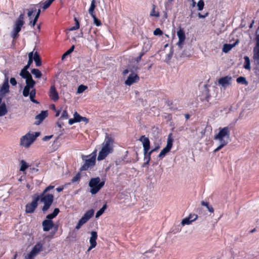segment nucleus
I'll list each match as a JSON object with an SVG mask.
<instances>
[{"instance_id":"obj_1","label":"nucleus","mask_w":259,"mask_h":259,"mask_svg":"<svg viewBox=\"0 0 259 259\" xmlns=\"http://www.w3.org/2000/svg\"><path fill=\"white\" fill-rule=\"evenodd\" d=\"M54 186L50 185L46 187L40 195H35L33 197L31 203H27L25 206V212L28 213H33L38 206V201L40 200L44 203L42 208L43 212L47 211L51 206L54 200V195L47 192L54 188Z\"/></svg>"},{"instance_id":"obj_2","label":"nucleus","mask_w":259,"mask_h":259,"mask_svg":"<svg viewBox=\"0 0 259 259\" xmlns=\"http://www.w3.org/2000/svg\"><path fill=\"white\" fill-rule=\"evenodd\" d=\"M230 136V130L228 126H225L223 128L220 127L219 128V132L214 135V139L219 141L220 145L213 150V152L215 153L219 151L228 144Z\"/></svg>"},{"instance_id":"obj_3","label":"nucleus","mask_w":259,"mask_h":259,"mask_svg":"<svg viewBox=\"0 0 259 259\" xmlns=\"http://www.w3.org/2000/svg\"><path fill=\"white\" fill-rule=\"evenodd\" d=\"M20 75L22 78L26 79V85L23 91V95L25 97H28L29 94L30 90L33 88L36 82L33 79L32 75L28 70L22 69L20 73Z\"/></svg>"},{"instance_id":"obj_4","label":"nucleus","mask_w":259,"mask_h":259,"mask_svg":"<svg viewBox=\"0 0 259 259\" xmlns=\"http://www.w3.org/2000/svg\"><path fill=\"white\" fill-rule=\"evenodd\" d=\"M82 158L84 160V163L80 167V171H85L93 168L96 164V152L93 153L91 155L82 156Z\"/></svg>"},{"instance_id":"obj_5","label":"nucleus","mask_w":259,"mask_h":259,"mask_svg":"<svg viewBox=\"0 0 259 259\" xmlns=\"http://www.w3.org/2000/svg\"><path fill=\"white\" fill-rule=\"evenodd\" d=\"M39 135V132L28 133L21 138L20 145L25 148H29Z\"/></svg>"},{"instance_id":"obj_6","label":"nucleus","mask_w":259,"mask_h":259,"mask_svg":"<svg viewBox=\"0 0 259 259\" xmlns=\"http://www.w3.org/2000/svg\"><path fill=\"white\" fill-rule=\"evenodd\" d=\"M104 185L105 181H101L99 177L91 178L89 183L91 193L93 195L97 194Z\"/></svg>"},{"instance_id":"obj_7","label":"nucleus","mask_w":259,"mask_h":259,"mask_svg":"<svg viewBox=\"0 0 259 259\" xmlns=\"http://www.w3.org/2000/svg\"><path fill=\"white\" fill-rule=\"evenodd\" d=\"M94 210L93 209H91L86 211L81 218L78 221L75 227V229H79L83 224L86 223L94 215Z\"/></svg>"},{"instance_id":"obj_8","label":"nucleus","mask_w":259,"mask_h":259,"mask_svg":"<svg viewBox=\"0 0 259 259\" xmlns=\"http://www.w3.org/2000/svg\"><path fill=\"white\" fill-rule=\"evenodd\" d=\"M139 141L142 142L143 144L144 155L151 157L153 152H152V150L149 151L150 148V142L149 138L146 137L145 136H142L140 138Z\"/></svg>"},{"instance_id":"obj_9","label":"nucleus","mask_w":259,"mask_h":259,"mask_svg":"<svg viewBox=\"0 0 259 259\" xmlns=\"http://www.w3.org/2000/svg\"><path fill=\"white\" fill-rule=\"evenodd\" d=\"M139 80L140 77L139 75L134 72V71H131V73L125 81L124 83L127 85L130 86L135 83L139 82Z\"/></svg>"},{"instance_id":"obj_10","label":"nucleus","mask_w":259,"mask_h":259,"mask_svg":"<svg viewBox=\"0 0 259 259\" xmlns=\"http://www.w3.org/2000/svg\"><path fill=\"white\" fill-rule=\"evenodd\" d=\"M177 36L179 38V41L177 45L180 49H182L186 39V35L183 28L179 27V30L177 31Z\"/></svg>"},{"instance_id":"obj_11","label":"nucleus","mask_w":259,"mask_h":259,"mask_svg":"<svg viewBox=\"0 0 259 259\" xmlns=\"http://www.w3.org/2000/svg\"><path fill=\"white\" fill-rule=\"evenodd\" d=\"M114 143V139L111 136L107 135L106 136L105 141L103 143V147L112 150L113 151V145Z\"/></svg>"},{"instance_id":"obj_12","label":"nucleus","mask_w":259,"mask_h":259,"mask_svg":"<svg viewBox=\"0 0 259 259\" xmlns=\"http://www.w3.org/2000/svg\"><path fill=\"white\" fill-rule=\"evenodd\" d=\"M49 95L51 100L54 102L58 100L59 98V94L56 90L55 85H52L51 86L49 92Z\"/></svg>"},{"instance_id":"obj_13","label":"nucleus","mask_w":259,"mask_h":259,"mask_svg":"<svg viewBox=\"0 0 259 259\" xmlns=\"http://www.w3.org/2000/svg\"><path fill=\"white\" fill-rule=\"evenodd\" d=\"M112 152V150H110V149L105 148L102 146L101 150L99 153L97 158L98 160L100 161L104 159L109 154Z\"/></svg>"},{"instance_id":"obj_14","label":"nucleus","mask_w":259,"mask_h":259,"mask_svg":"<svg viewBox=\"0 0 259 259\" xmlns=\"http://www.w3.org/2000/svg\"><path fill=\"white\" fill-rule=\"evenodd\" d=\"M98 238L97 232L96 231H92L91 232V237L90 238V249H92L95 248L97 245L96 240Z\"/></svg>"},{"instance_id":"obj_15","label":"nucleus","mask_w":259,"mask_h":259,"mask_svg":"<svg viewBox=\"0 0 259 259\" xmlns=\"http://www.w3.org/2000/svg\"><path fill=\"white\" fill-rule=\"evenodd\" d=\"M54 225V224L52 220H45L42 223L43 230L45 232L49 231L52 229Z\"/></svg>"},{"instance_id":"obj_16","label":"nucleus","mask_w":259,"mask_h":259,"mask_svg":"<svg viewBox=\"0 0 259 259\" xmlns=\"http://www.w3.org/2000/svg\"><path fill=\"white\" fill-rule=\"evenodd\" d=\"M198 218L197 214H190L188 217L184 219L182 221V224L183 225H189L192 222L196 220Z\"/></svg>"},{"instance_id":"obj_17","label":"nucleus","mask_w":259,"mask_h":259,"mask_svg":"<svg viewBox=\"0 0 259 259\" xmlns=\"http://www.w3.org/2000/svg\"><path fill=\"white\" fill-rule=\"evenodd\" d=\"M48 116L47 111H42L40 113L37 115L35 116V119L37 120L35 122V124L38 125L39 124Z\"/></svg>"},{"instance_id":"obj_18","label":"nucleus","mask_w":259,"mask_h":259,"mask_svg":"<svg viewBox=\"0 0 259 259\" xmlns=\"http://www.w3.org/2000/svg\"><path fill=\"white\" fill-rule=\"evenodd\" d=\"M252 58L254 64V67L253 68L254 73L259 76V58L254 55H253Z\"/></svg>"},{"instance_id":"obj_19","label":"nucleus","mask_w":259,"mask_h":259,"mask_svg":"<svg viewBox=\"0 0 259 259\" xmlns=\"http://www.w3.org/2000/svg\"><path fill=\"white\" fill-rule=\"evenodd\" d=\"M43 250V245L40 242H37L32 248L31 252L35 256Z\"/></svg>"},{"instance_id":"obj_20","label":"nucleus","mask_w":259,"mask_h":259,"mask_svg":"<svg viewBox=\"0 0 259 259\" xmlns=\"http://www.w3.org/2000/svg\"><path fill=\"white\" fill-rule=\"evenodd\" d=\"M232 77L231 76H226L225 77L220 78L218 81V82L223 87H225L226 85H229L231 83L230 81Z\"/></svg>"},{"instance_id":"obj_21","label":"nucleus","mask_w":259,"mask_h":259,"mask_svg":"<svg viewBox=\"0 0 259 259\" xmlns=\"http://www.w3.org/2000/svg\"><path fill=\"white\" fill-rule=\"evenodd\" d=\"M1 92L3 94H6L9 92V84L8 77H6V79L2 85L1 89Z\"/></svg>"},{"instance_id":"obj_22","label":"nucleus","mask_w":259,"mask_h":259,"mask_svg":"<svg viewBox=\"0 0 259 259\" xmlns=\"http://www.w3.org/2000/svg\"><path fill=\"white\" fill-rule=\"evenodd\" d=\"M2 98L0 97V117L5 115L8 113L6 104L5 102L2 103Z\"/></svg>"},{"instance_id":"obj_23","label":"nucleus","mask_w":259,"mask_h":259,"mask_svg":"<svg viewBox=\"0 0 259 259\" xmlns=\"http://www.w3.org/2000/svg\"><path fill=\"white\" fill-rule=\"evenodd\" d=\"M256 42L253 49V55L259 58V34L256 35Z\"/></svg>"},{"instance_id":"obj_24","label":"nucleus","mask_w":259,"mask_h":259,"mask_svg":"<svg viewBox=\"0 0 259 259\" xmlns=\"http://www.w3.org/2000/svg\"><path fill=\"white\" fill-rule=\"evenodd\" d=\"M33 58L36 66L41 65V60L38 52H36L34 53V56L33 55Z\"/></svg>"},{"instance_id":"obj_25","label":"nucleus","mask_w":259,"mask_h":259,"mask_svg":"<svg viewBox=\"0 0 259 259\" xmlns=\"http://www.w3.org/2000/svg\"><path fill=\"white\" fill-rule=\"evenodd\" d=\"M244 62L243 64V67L246 70H250V61L249 57L245 56L244 57Z\"/></svg>"},{"instance_id":"obj_26","label":"nucleus","mask_w":259,"mask_h":259,"mask_svg":"<svg viewBox=\"0 0 259 259\" xmlns=\"http://www.w3.org/2000/svg\"><path fill=\"white\" fill-rule=\"evenodd\" d=\"M31 90L30 91V90L29 91V98H30V100L31 102H32L33 103H38V102L34 99V98L35 97V95H36V90L35 89L32 88V89H31Z\"/></svg>"},{"instance_id":"obj_27","label":"nucleus","mask_w":259,"mask_h":259,"mask_svg":"<svg viewBox=\"0 0 259 259\" xmlns=\"http://www.w3.org/2000/svg\"><path fill=\"white\" fill-rule=\"evenodd\" d=\"M60 210L58 208H56L54 209L53 212L50 214H49L47 215L46 218L48 220H52V219L55 218L59 213Z\"/></svg>"},{"instance_id":"obj_28","label":"nucleus","mask_w":259,"mask_h":259,"mask_svg":"<svg viewBox=\"0 0 259 259\" xmlns=\"http://www.w3.org/2000/svg\"><path fill=\"white\" fill-rule=\"evenodd\" d=\"M174 140L172 138V134L170 133L169 134L167 141V144L166 146V148L170 150L172 146Z\"/></svg>"},{"instance_id":"obj_29","label":"nucleus","mask_w":259,"mask_h":259,"mask_svg":"<svg viewBox=\"0 0 259 259\" xmlns=\"http://www.w3.org/2000/svg\"><path fill=\"white\" fill-rule=\"evenodd\" d=\"M236 44V42L234 44H224L223 48V52L224 53H228L229 52Z\"/></svg>"},{"instance_id":"obj_30","label":"nucleus","mask_w":259,"mask_h":259,"mask_svg":"<svg viewBox=\"0 0 259 259\" xmlns=\"http://www.w3.org/2000/svg\"><path fill=\"white\" fill-rule=\"evenodd\" d=\"M95 3V0L92 1L91 6L89 10V13L91 16L95 14L94 12V10L96 7Z\"/></svg>"},{"instance_id":"obj_31","label":"nucleus","mask_w":259,"mask_h":259,"mask_svg":"<svg viewBox=\"0 0 259 259\" xmlns=\"http://www.w3.org/2000/svg\"><path fill=\"white\" fill-rule=\"evenodd\" d=\"M31 73L33 75H34L35 78H39L41 77L42 73L38 69H32L31 70Z\"/></svg>"},{"instance_id":"obj_32","label":"nucleus","mask_w":259,"mask_h":259,"mask_svg":"<svg viewBox=\"0 0 259 259\" xmlns=\"http://www.w3.org/2000/svg\"><path fill=\"white\" fill-rule=\"evenodd\" d=\"M107 204H106V203H105V204L103 205L102 207L96 212V218H99L104 212L105 210L107 208Z\"/></svg>"},{"instance_id":"obj_33","label":"nucleus","mask_w":259,"mask_h":259,"mask_svg":"<svg viewBox=\"0 0 259 259\" xmlns=\"http://www.w3.org/2000/svg\"><path fill=\"white\" fill-rule=\"evenodd\" d=\"M201 204L202 205L205 206L210 212L212 213L214 212L213 208L212 206L209 205L208 202L202 201H201Z\"/></svg>"},{"instance_id":"obj_34","label":"nucleus","mask_w":259,"mask_h":259,"mask_svg":"<svg viewBox=\"0 0 259 259\" xmlns=\"http://www.w3.org/2000/svg\"><path fill=\"white\" fill-rule=\"evenodd\" d=\"M74 20L75 22V25L69 29L70 31L76 30L79 28L80 24L78 20L76 17H74Z\"/></svg>"},{"instance_id":"obj_35","label":"nucleus","mask_w":259,"mask_h":259,"mask_svg":"<svg viewBox=\"0 0 259 259\" xmlns=\"http://www.w3.org/2000/svg\"><path fill=\"white\" fill-rule=\"evenodd\" d=\"M23 25V24H21L20 23H17V22H15L13 30L16 31V32H19L21 31V28Z\"/></svg>"},{"instance_id":"obj_36","label":"nucleus","mask_w":259,"mask_h":259,"mask_svg":"<svg viewBox=\"0 0 259 259\" xmlns=\"http://www.w3.org/2000/svg\"><path fill=\"white\" fill-rule=\"evenodd\" d=\"M21 163V167L20 168V170L22 171H25L27 168H28L29 165L24 160H22L20 162Z\"/></svg>"},{"instance_id":"obj_37","label":"nucleus","mask_w":259,"mask_h":259,"mask_svg":"<svg viewBox=\"0 0 259 259\" xmlns=\"http://www.w3.org/2000/svg\"><path fill=\"white\" fill-rule=\"evenodd\" d=\"M156 6L154 5H152V9L150 12V15L151 16H154L156 17H159V13L158 12H156L155 11Z\"/></svg>"},{"instance_id":"obj_38","label":"nucleus","mask_w":259,"mask_h":259,"mask_svg":"<svg viewBox=\"0 0 259 259\" xmlns=\"http://www.w3.org/2000/svg\"><path fill=\"white\" fill-rule=\"evenodd\" d=\"M74 46L72 45L71 48L68 50L62 56V59H64L67 56L69 55L70 54H71L74 49Z\"/></svg>"},{"instance_id":"obj_39","label":"nucleus","mask_w":259,"mask_h":259,"mask_svg":"<svg viewBox=\"0 0 259 259\" xmlns=\"http://www.w3.org/2000/svg\"><path fill=\"white\" fill-rule=\"evenodd\" d=\"M236 81L238 83H242L243 84H247L248 83L245 77L243 76H240L238 77L236 79Z\"/></svg>"},{"instance_id":"obj_40","label":"nucleus","mask_w":259,"mask_h":259,"mask_svg":"<svg viewBox=\"0 0 259 259\" xmlns=\"http://www.w3.org/2000/svg\"><path fill=\"white\" fill-rule=\"evenodd\" d=\"M92 17L93 18L94 20V23L97 26H100L102 25L101 21L98 19L97 17L96 16V15H91Z\"/></svg>"},{"instance_id":"obj_41","label":"nucleus","mask_w":259,"mask_h":259,"mask_svg":"<svg viewBox=\"0 0 259 259\" xmlns=\"http://www.w3.org/2000/svg\"><path fill=\"white\" fill-rule=\"evenodd\" d=\"M170 150L169 149H168L167 148H166V147L164 148L160 152V153H159V155H158V157L159 158H163V157L165 156V155H166V153H167L168 152H169Z\"/></svg>"},{"instance_id":"obj_42","label":"nucleus","mask_w":259,"mask_h":259,"mask_svg":"<svg viewBox=\"0 0 259 259\" xmlns=\"http://www.w3.org/2000/svg\"><path fill=\"white\" fill-rule=\"evenodd\" d=\"M81 178V175L80 172H78L74 177H73L71 180L72 183H75L77 181H79Z\"/></svg>"},{"instance_id":"obj_43","label":"nucleus","mask_w":259,"mask_h":259,"mask_svg":"<svg viewBox=\"0 0 259 259\" xmlns=\"http://www.w3.org/2000/svg\"><path fill=\"white\" fill-rule=\"evenodd\" d=\"M82 116H80L77 112H75L74 114V119L76 122H79L81 121Z\"/></svg>"},{"instance_id":"obj_44","label":"nucleus","mask_w":259,"mask_h":259,"mask_svg":"<svg viewBox=\"0 0 259 259\" xmlns=\"http://www.w3.org/2000/svg\"><path fill=\"white\" fill-rule=\"evenodd\" d=\"M88 88V87L85 85H80L78 87V89H77V93H82V92H83L87 89Z\"/></svg>"},{"instance_id":"obj_45","label":"nucleus","mask_w":259,"mask_h":259,"mask_svg":"<svg viewBox=\"0 0 259 259\" xmlns=\"http://www.w3.org/2000/svg\"><path fill=\"white\" fill-rule=\"evenodd\" d=\"M204 6V2L202 0H200L197 3L198 10L201 11L203 10Z\"/></svg>"},{"instance_id":"obj_46","label":"nucleus","mask_w":259,"mask_h":259,"mask_svg":"<svg viewBox=\"0 0 259 259\" xmlns=\"http://www.w3.org/2000/svg\"><path fill=\"white\" fill-rule=\"evenodd\" d=\"M33 52H31L28 54L29 59H28L27 64L29 65L30 66L32 63L33 60H34L33 58Z\"/></svg>"},{"instance_id":"obj_47","label":"nucleus","mask_w":259,"mask_h":259,"mask_svg":"<svg viewBox=\"0 0 259 259\" xmlns=\"http://www.w3.org/2000/svg\"><path fill=\"white\" fill-rule=\"evenodd\" d=\"M24 17V14H22V13L21 14L19 15L18 19L16 21V22L19 23H20L21 24H24V21L23 20Z\"/></svg>"},{"instance_id":"obj_48","label":"nucleus","mask_w":259,"mask_h":259,"mask_svg":"<svg viewBox=\"0 0 259 259\" xmlns=\"http://www.w3.org/2000/svg\"><path fill=\"white\" fill-rule=\"evenodd\" d=\"M162 33V31L159 28H156L153 32V34L155 35H161Z\"/></svg>"},{"instance_id":"obj_49","label":"nucleus","mask_w":259,"mask_h":259,"mask_svg":"<svg viewBox=\"0 0 259 259\" xmlns=\"http://www.w3.org/2000/svg\"><path fill=\"white\" fill-rule=\"evenodd\" d=\"M60 118H63V119H67L68 118V112L66 110H64L62 112V115H61Z\"/></svg>"},{"instance_id":"obj_50","label":"nucleus","mask_w":259,"mask_h":259,"mask_svg":"<svg viewBox=\"0 0 259 259\" xmlns=\"http://www.w3.org/2000/svg\"><path fill=\"white\" fill-rule=\"evenodd\" d=\"M144 54H145V53H144V52H141L140 53V54H139V56H138V57H137L135 59V61H136L137 63L141 61V60L142 59V57L144 55Z\"/></svg>"},{"instance_id":"obj_51","label":"nucleus","mask_w":259,"mask_h":259,"mask_svg":"<svg viewBox=\"0 0 259 259\" xmlns=\"http://www.w3.org/2000/svg\"><path fill=\"white\" fill-rule=\"evenodd\" d=\"M36 11V9L35 8H33L28 10L27 15L28 17H30L32 14Z\"/></svg>"},{"instance_id":"obj_52","label":"nucleus","mask_w":259,"mask_h":259,"mask_svg":"<svg viewBox=\"0 0 259 259\" xmlns=\"http://www.w3.org/2000/svg\"><path fill=\"white\" fill-rule=\"evenodd\" d=\"M35 255L30 251L26 256L25 259H33Z\"/></svg>"},{"instance_id":"obj_53","label":"nucleus","mask_w":259,"mask_h":259,"mask_svg":"<svg viewBox=\"0 0 259 259\" xmlns=\"http://www.w3.org/2000/svg\"><path fill=\"white\" fill-rule=\"evenodd\" d=\"M10 83L13 86L16 85L17 83L16 79L14 77H11L10 78Z\"/></svg>"},{"instance_id":"obj_54","label":"nucleus","mask_w":259,"mask_h":259,"mask_svg":"<svg viewBox=\"0 0 259 259\" xmlns=\"http://www.w3.org/2000/svg\"><path fill=\"white\" fill-rule=\"evenodd\" d=\"M197 15H198L199 18H205V17L208 16V13L207 12V13H205L204 14H201L200 13H198Z\"/></svg>"},{"instance_id":"obj_55","label":"nucleus","mask_w":259,"mask_h":259,"mask_svg":"<svg viewBox=\"0 0 259 259\" xmlns=\"http://www.w3.org/2000/svg\"><path fill=\"white\" fill-rule=\"evenodd\" d=\"M131 71H133L132 70H129L128 69H125L123 70L122 72V74L123 76H125L127 75L129 72L131 73Z\"/></svg>"},{"instance_id":"obj_56","label":"nucleus","mask_w":259,"mask_h":259,"mask_svg":"<svg viewBox=\"0 0 259 259\" xmlns=\"http://www.w3.org/2000/svg\"><path fill=\"white\" fill-rule=\"evenodd\" d=\"M210 98V95L207 93H206V96H205V99H201V101H206V102H209V101Z\"/></svg>"},{"instance_id":"obj_57","label":"nucleus","mask_w":259,"mask_h":259,"mask_svg":"<svg viewBox=\"0 0 259 259\" xmlns=\"http://www.w3.org/2000/svg\"><path fill=\"white\" fill-rule=\"evenodd\" d=\"M19 32H16V31L13 30L12 32L11 36L13 39H15L17 37Z\"/></svg>"},{"instance_id":"obj_58","label":"nucleus","mask_w":259,"mask_h":259,"mask_svg":"<svg viewBox=\"0 0 259 259\" xmlns=\"http://www.w3.org/2000/svg\"><path fill=\"white\" fill-rule=\"evenodd\" d=\"M50 6L49 5H48V3H47L46 2H45L44 3H43V6H42V9L44 10H46L47 9H48Z\"/></svg>"},{"instance_id":"obj_59","label":"nucleus","mask_w":259,"mask_h":259,"mask_svg":"<svg viewBox=\"0 0 259 259\" xmlns=\"http://www.w3.org/2000/svg\"><path fill=\"white\" fill-rule=\"evenodd\" d=\"M52 137H53V135L46 136L43 138L42 140L44 141H48V140H50Z\"/></svg>"},{"instance_id":"obj_60","label":"nucleus","mask_w":259,"mask_h":259,"mask_svg":"<svg viewBox=\"0 0 259 259\" xmlns=\"http://www.w3.org/2000/svg\"><path fill=\"white\" fill-rule=\"evenodd\" d=\"M144 161H147L148 162H150V160H151V157H150L149 156H147V155H144Z\"/></svg>"},{"instance_id":"obj_61","label":"nucleus","mask_w":259,"mask_h":259,"mask_svg":"<svg viewBox=\"0 0 259 259\" xmlns=\"http://www.w3.org/2000/svg\"><path fill=\"white\" fill-rule=\"evenodd\" d=\"M69 124H70V125H72L74 123H75L76 121L75 120H74V118H70L69 119Z\"/></svg>"},{"instance_id":"obj_62","label":"nucleus","mask_w":259,"mask_h":259,"mask_svg":"<svg viewBox=\"0 0 259 259\" xmlns=\"http://www.w3.org/2000/svg\"><path fill=\"white\" fill-rule=\"evenodd\" d=\"M81 121H84L85 123H88L89 122V119L85 117L82 116L81 119Z\"/></svg>"},{"instance_id":"obj_63","label":"nucleus","mask_w":259,"mask_h":259,"mask_svg":"<svg viewBox=\"0 0 259 259\" xmlns=\"http://www.w3.org/2000/svg\"><path fill=\"white\" fill-rule=\"evenodd\" d=\"M40 12H41L40 10L38 9L35 17H37V18H39Z\"/></svg>"},{"instance_id":"obj_64","label":"nucleus","mask_w":259,"mask_h":259,"mask_svg":"<svg viewBox=\"0 0 259 259\" xmlns=\"http://www.w3.org/2000/svg\"><path fill=\"white\" fill-rule=\"evenodd\" d=\"M55 0H47L46 1L47 3L50 6L52 4V3Z\"/></svg>"}]
</instances>
